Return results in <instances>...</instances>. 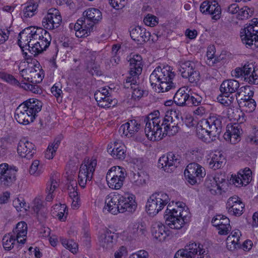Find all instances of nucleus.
<instances>
[{"mask_svg":"<svg viewBox=\"0 0 258 258\" xmlns=\"http://www.w3.org/2000/svg\"><path fill=\"white\" fill-rule=\"evenodd\" d=\"M232 75L236 78H243L244 81L250 84H258V75L252 63H247L242 67L236 68Z\"/></svg>","mask_w":258,"mask_h":258,"instance_id":"nucleus-10","label":"nucleus"},{"mask_svg":"<svg viewBox=\"0 0 258 258\" xmlns=\"http://www.w3.org/2000/svg\"><path fill=\"white\" fill-rule=\"evenodd\" d=\"M130 75L139 77L142 72V57L140 55L135 54L130 58Z\"/></svg>","mask_w":258,"mask_h":258,"instance_id":"nucleus-29","label":"nucleus"},{"mask_svg":"<svg viewBox=\"0 0 258 258\" xmlns=\"http://www.w3.org/2000/svg\"><path fill=\"white\" fill-rule=\"evenodd\" d=\"M96 164L97 161L94 159L91 161L88 160L81 165L78 175V182L82 187H85L88 181L91 180Z\"/></svg>","mask_w":258,"mask_h":258,"instance_id":"nucleus-11","label":"nucleus"},{"mask_svg":"<svg viewBox=\"0 0 258 258\" xmlns=\"http://www.w3.org/2000/svg\"><path fill=\"white\" fill-rule=\"evenodd\" d=\"M226 208L229 213L236 216H239L243 213L244 205L237 196L229 198L226 204Z\"/></svg>","mask_w":258,"mask_h":258,"instance_id":"nucleus-22","label":"nucleus"},{"mask_svg":"<svg viewBox=\"0 0 258 258\" xmlns=\"http://www.w3.org/2000/svg\"><path fill=\"white\" fill-rule=\"evenodd\" d=\"M42 74L41 73L39 67H37L36 64L34 65V68H28L20 71L21 77L28 83L32 84L40 83L43 77L42 76Z\"/></svg>","mask_w":258,"mask_h":258,"instance_id":"nucleus-17","label":"nucleus"},{"mask_svg":"<svg viewBox=\"0 0 258 258\" xmlns=\"http://www.w3.org/2000/svg\"><path fill=\"white\" fill-rule=\"evenodd\" d=\"M58 186V184L57 180L54 178L53 175L51 176L50 178L49 181L47 183V187L46 188V192L47 194L46 197V201L50 202L53 199V196L52 193L55 189Z\"/></svg>","mask_w":258,"mask_h":258,"instance_id":"nucleus-43","label":"nucleus"},{"mask_svg":"<svg viewBox=\"0 0 258 258\" xmlns=\"http://www.w3.org/2000/svg\"><path fill=\"white\" fill-rule=\"evenodd\" d=\"M151 233L153 237L160 241L165 240L171 233L160 222H156L152 225Z\"/></svg>","mask_w":258,"mask_h":258,"instance_id":"nucleus-25","label":"nucleus"},{"mask_svg":"<svg viewBox=\"0 0 258 258\" xmlns=\"http://www.w3.org/2000/svg\"><path fill=\"white\" fill-rule=\"evenodd\" d=\"M147 175L144 173H133L131 181L134 186L141 187L146 184Z\"/></svg>","mask_w":258,"mask_h":258,"instance_id":"nucleus-42","label":"nucleus"},{"mask_svg":"<svg viewBox=\"0 0 258 258\" xmlns=\"http://www.w3.org/2000/svg\"><path fill=\"white\" fill-rule=\"evenodd\" d=\"M257 18H253L251 23L246 25L240 32V36L243 43L249 46L253 45V42L258 41V26Z\"/></svg>","mask_w":258,"mask_h":258,"instance_id":"nucleus-9","label":"nucleus"},{"mask_svg":"<svg viewBox=\"0 0 258 258\" xmlns=\"http://www.w3.org/2000/svg\"><path fill=\"white\" fill-rule=\"evenodd\" d=\"M110 188L114 189H119L123 185L125 178L118 177H106Z\"/></svg>","mask_w":258,"mask_h":258,"instance_id":"nucleus-46","label":"nucleus"},{"mask_svg":"<svg viewBox=\"0 0 258 258\" xmlns=\"http://www.w3.org/2000/svg\"><path fill=\"white\" fill-rule=\"evenodd\" d=\"M208 14L212 16L214 20H218L221 17V9L220 6L216 1H209V7L208 9Z\"/></svg>","mask_w":258,"mask_h":258,"instance_id":"nucleus-44","label":"nucleus"},{"mask_svg":"<svg viewBox=\"0 0 258 258\" xmlns=\"http://www.w3.org/2000/svg\"><path fill=\"white\" fill-rule=\"evenodd\" d=\"M16 240L17 239L15 238V236L12 235V234L9 233L8 235H6L3 238L4 248L8 250L12 249Z\"/></svg>","mask_w":258,"mask_h":258,"instance_id":"nucleus-47","label":"nucleus"},{"mask_svg":"<svg viewBox=\"0 0 258 258\" xmlns=\"http://www.w3.org/2000/svg\"><path fill=\"white\" fill-rule=\"evenodd\" d=\"M114 235L110 230L102 234L99 238V244L105 250L111 249L114 244Z\"/></svg>","mask_w":258,"mask_h":258,"instance_id":"nucleus-33","label":"nucleus"},{"mask_svg":"<svg viewBox=\"0 0 258 258\" xmlns=\"http://www.w3.org/2000/svg\"><path fill=\"white\" fill-rule=\"evenodd\" d=\"M83 19L92 31L94 25L100 21L102 18L101 12L96 8H90L83 12Z\"/></svg>","mask_w":258,"mask_h":258,"instance_id":"nucleus-20","label":"nucleus"},{"mask_svg":"<svg viewBox=\"0 0 258 258\" xmlns=\"http://www.w3.org/2000/svg\"><path fill=\"white\" fill-rule=\"evenodd\" d=\"M217 99L219 102L225 106H230L232 104L233 100V98L232 97H229V94H223L222 93L219 95V96L217 97Z\"/></svg>","mask_w":258,"mask_h":258,"instance_id":"nucleus-55","label":"nucleus"},{"mask_svg":"<svg viewBox=\"0 0 258 258\" xmlns=\"http://www.w3.org/2000/svg\"><path fill=\"white\" fill-rule=\"evenodd\" d=\"M145 229L140 224H135L132 227H130L127 233V238L128 240L136 239L138 237L144 234Z\"/></svg>","mask_w":258,"mask_h":258,"instance_id":"nucleus-40","label":"nucleus"},{"mask_svg":"<svg viewBox=\"0 0 258 258\" xmlns=\"http://www.w3.org/2000/svg\"><path fill=\"white\" fill-rule=\"evenodd\" d=\"M240 95V92L238 91L236 93L235 96L237 102L240 107L244 108L243 109L248 112H252L256 107V102L253 99L247 98L246 96L244 98L238 99V97Z\"/></svg>","mask_w":258,"mask_h":258,"instance_id":"nucleus-32","label":"nucleus"},{"mask_svg":"<svg viewBox=\"0 0 258 258\" xmlns=\"http://www.w3.org/2000/svg\"><path fill=\"white\" fill-rule=\"evenodd\" d=\"M202 101V98L197 94H196L195 96H190L189 95L187 106H198L201 103Z\"/></svg>","mask_w":258,"mask_h":258,"instance_id":"nucleus-57","label":"nucleus"},{"mask_svg":"<svg viewBox=\"0 0 258 258\" xmlns=\"http://www.w3.org/2000/svg\"><path fill=\"white\" fill-rule=\"evenodd\" d=\"M225 218H228L221 215H217L212 220L213 225L214 226H217L223 224Z\"/></svg>","mask_w":258,"mask_h":258,"instance_id":"nucleus-64","label":"nucleus"},{"mask_svg":"<svg viewBox=\"0 0 258 258\" xmlns=\"http://www.w3.org/2000/svg\"><path fill=\"white\" fill-rule=\"evenodd\" d=\"M77 185V182L74 180H71L68 185L69 195L72 200L79 199Z\"/></svg>","mask_w":258,"mask_h":258,"instance_id":"nucleus-50","label":"nucleus"},{"mask_svg":"<svg viewBox=\"0 0 258 258\" xmlns=\"http://www.w3.org/2000/svg\"><path fill=\"white\" fill-rule=\"evenodd\" d=\"M216 227L218 228V233L220 235H227L231 229L228 218H225L223 224Z\"/></svg>","mask_w":258,"mask_h":258,"instance_id":"nucleus-51","label":"nucleus"},{"mask_svg":"<svg viewBox=\"0 0 258 258\" xmlns=\"http://www.w3.org/2000/svg\"><path fill=\"white\" fill-rule=\"evenodd\" d=\"M189 94L185 91V88L179 89L174 94L173 99L174 103L180 106H187Z\"/></svg>","mask_w":258,"mask_h":258,"instance_id":"nucleus-37","label":"nucleus"},{"mask_svg":"<svg viewBox=\"0 0 258 258\" xmlns=\"http://www.w3.org/2000/svg\"><path fill=\"white\" fill-rule=\"evenodd\" d=\"M239 87V83L238 81L235 80L229 79L222 82L220 87V90L221 93L228 95L236 92L237 93L238 91L241 93L243 91V88L246 90L245 87H241L238 89Z\"/></svg>","mask_w":258,"mask_h":258,"instance_id":"nucleus-24","label":"nucleus"},{"mask_svg":"<svg viewBox=\"0 0 258 258\" xmlns=\"http://www.w3.org/2000/svg\"><path fill=\"white\" fill-rule=\"evenodd\" d=\"M126 173L125 169L120 166H113L107 172L106 177H118L125 178Z\"/></svg>","mask_w":258,"mask_h":258,"instance_id":"nucleus-45","label":"nucleus"},{"mask_svg":"<svg viewBox=\"0 0 258 258\" xmlns=\"http://www.w3.org/2000/svg\"><path fill=\"white\" fill-rule=\"evenodd\" d=\"M130 35L133 40L140 44L149 41L151 37L150 32L139 26H135L130 30Z\"/></svg>","mask_w":258,"mask_h":258,"instance_id":"nucleus-23","label":"nucleus"},{"mask_svg":"<svg viewBox=\"0 0 258 258\" xmlns=\"http://www.w3.org/2000/svg\"><path fill=\"white\" fill-rule=\"evenodd\" d=\"M203 245L195 242H189L184 248L177 251L174 258H209Z\"/></svg>","mask_w":258,"mask_h":258,"instance_id":"nucleus-7","label":"nucleus"},{"mask_svg":"<svg viewBox=\"0 0 258 258\" xmlns=\"http://www.w3.org/2000/svg\"><path fill=\"white\" fill-rule=\"evenodd\" d=\"M127 0H108L109 4L116 9L123 8L126 4Z\"/></svg>","mask_w":258,"mask_h":258,"instance_id":"nucleus-61","label":"nucleus"},{"mask_svg":"<svg viewBox=\"0 0 258 258\" xmlns=\"http://www.w3.org/2000/svg\"><path fill=\"white\" fill-rule=\"evenodd\" d=\"M13 206L18 211H22V209L26 210V204L22 198H17L13 201Z\"/></svg>","mask_w":258,"mask_h":258,"instance_id":"nucleus-59","label":"nucleus"},{"mask_svg":"<svg viewBox=\"0 0 258 258\" xmlns=\"http://www.w3.org/2000/svg\"><path fill=\"white\" fill-rule=\"evenodd\" d=\"M107 152L115 159L122 160L126 156V148L124 145L115 142L108 146Z\"/></svg>","mask_w":258,"mask_h":258,"instance_id":"nucleus-27","label":"nucleus"},{"mask_svg":"<svg viewBox=\"0 0 258 258\" xmlns=\"http://www.w3.org/2000/svg\"><path fill=\"white\" fill-rule=\"evenodd\" d=\"M17 169L7 163L0 164V182L6 186H10L16 180Z\"/></svg>","mask_w":258,"mask_h":258,"instance_id":"nucleus-14","label":"nucleus"},{"mask_svg":"<svg viewBox=\"0 0 258 258\" xmlns=\"http://www.w3.org/2000/svg\"><path fill=\"white\" fill-rule=\"evenodd\" d=\"M30 27H28L22 30L19 34L18 43L22 51L24 49H28L29 51V48H31L32 43L30 40L31 34Z\"/></svg>","mask_w":258,"mask_h":258,"instance_id":"nucleus-28","label":"nucleus"},{"mask_svg":"<svg viewBox=\"0 0 258 258\" xmlns=\"http://www.w3.org/2000/svg\"><path fill=\"white\" fill-rule=\"evenodd\" d=\"M171 116L166 115L165 116H160L158 110H156L148 115L145 119L146 125L145 133L147 138L150 140L155 141L160 139L161 131L160 128L161 125H164L168 128L171 122Z\"/></svg>","mask_w":258,"mask_h":258,"instance_id":"nucleus-2","label":"nucleus"},{"mask_svg":"<svg viewBox=\"0 0 258 258\" xmlns=\"http://www.w3.org/2000/svg\"><path fill=\"white\" fill-rule=\"evenodd\" d=\"M27 233V225L23 221L19 222L13 231V235L15 236L17 243L24 244L26 241Z\"/></svg>","mask_w":258,"mask_h":258,"instance_id":"nucleus-30","label":"nucleus"},{"mask_svg":"<svg viewBox=\"0 0 258 258\" xmlns=\"http://www.w3.org/2000/svg\"><path fill=\"white\" fill-rule=\"evenodd\" d=\"M42 102L36 99H30L21 104L16 109L15 118L20 124H28L34 121L37 113L41 110Z\"/></svg>","mask_w":258,"mask_h":258,"instance_id":"nucleus-1","label":"nucleus"},{"mask_svg":"<svg viewBox=\"0 0 258 258\" xmlns=\"http://www.w3.org/2000/svg\"><path fill=\"white\" fill-rule=\"evenodd\" d=\"M223 120V118L222 116L213 115L210 116L202 122L204 127H208L209 129L211 130L212 135L218 138L222 131Z\"/></svg>","mask_w":258,"mask_h":258,"instance_id":"nucleus-16","label":"nucleus"},{"mask_svg":"<svg viewBox=\"0 0 258 258\" xmlns=\"http://www.w3.org/2000/svg\"><path fill=\"white\" fill-rule=\"evenodd\" d=\"M139 82L136 83L135 86L132 87V89L133 90V96L135 98H140L143 96V91L140 88L139 85Z\"/></svg>","mask_w":258,"mask_h":258,"instance_id":"nucleus-63","label":"nucleus"},{"mask_svg":"<svg viewBox=\"0 0 258 258\" xmlns=\"http://www.w3.org/2000/svg\"><path fill=\"white\" fill-rule=\"evenodd\" d=\"M171 122L169 123V125L168 128L165 127L164 125H161L160 128H161V135L159 138V139H156L155 141H159L163 139L165 136L169 135V136L174 135L178 132L179 127L177 123H175L173 120V118L171 117Z\"/></svg>","mask_w":258,"mask_h":258,"instance_id":"nucleus-38","label":"nucleus"},{"mask_svg":"<svg viewBox=\"0 0 258 258\" xmlns=\"http://www.w3.org/2000/svg\"><path fill=\"white\" fill-rule=\"evenodd\" d=\"M204 125H200L197 128V135L200 139L203 142L207 143H210L212 142L215 141L217 138L216 136H213L211 134V130L203 127Z\"/></svg>","mask_w":258,"mask_h":258,"instance_id":"nucleus-36","label":"nucleus"},{"mask_svg":"<svg viewBox=\"0 0 258 258\" xmlns=\"http://www.w3.org/2000/svg\"><path fill=\"white\" fill-rule=\"evenodd\" d=\"M30 37L32 44L31 48H29V52L36 56L49 47L51 37L46 30L41 28L30 27Z\"/></svg>","mask_w":258,"mask_h":258,"instance_id":"nucleus-4","label":"nucleus"},{"mask_svg":"<svg viewBox=\"0 0 258 258\" xmlns=\"http://www.w3.org/2000/svg\"><path fill=\"white\" fill-rule=\"evenodd\" d=\"M225 163V158L220 151L215 152L209 162L211 168L216 170L220 168Z\"/></svg>","mask_w":258,"mask_h":258,"instance_id":"nucleus-39","label":"nucleus"},{"mask_svg":"<svg viewBox=\"0 0 258 258\" xmlns=\"http://www.w3.org/2000/svg\"><path fill=\"white\" fill-rule=\"evenodd\" d=\"M170 201L168 195L158 191L153 194L148 199L146 205L147 212L150 216L156 215Z\"/></svg>","mask_w":258,"mask_h":258,"instance_id":"nucleus-6","label":"nucleus"},{"mask_svg":"<svg viewBox=\"0 0 258 258\" xmlns=\"http://www.w3.org/2000/svg\"><path fill=\"white\" fill-rule=\"evenodd\" d=\"M61 20V17L58 10L56 9H50L43 19L42 23L45 29L52 30L58 28Z\"/></svg>","mask_w":258,"mask_h":258,"instance_id":"nucleus-15","label":"nucleus"},{"mask_svg":"<svg viewBox=\"0 0 258 258\" xmlns=\"http://www.w3.org/2000/svg\"><path fill=\"white\" fill-rule=\"evenodd\" d=\"M181 161V157L172 152L167 155H163L158 160V167L165 172H171L176 167Z\"/></svg>","mask_w":258,"mask_h":258,"instance_id":"nucleus-13","label":"nucleus"},{"mask_svg":"<svg viewBox=\"0 0 258 258\" xmlns=\"http://www.w3.org/2000/svg\"><path fill=\"white\" fill-rule=\"evenodd\" d=\"M27 6L23 9V16L25 18L34 16L38 6V0H30L27 3Z\"/></svg>","mask_w":258,"mask_h":258,"instance_id":"nucleus-41","label":"nucleus"},{"mask_svg":"<svg viewBox=\"0 0 258 258\" xmlns=\"http://www.w3.org/2000/svg\"><path fill=\"white\" fill-rule=\"evenodd\" d=\"M120 206H119L118 195H114L112 197L108 196L105 200V205L103 208L104 213L107 212L113 215L120 213Z\"/></svg>","mask_w":258,"mask_h":258,"instance_id":"nucleus-26","label":"nucleus"},{"mask_svg":"<svg viewBox=\"0 0 258 258\" xmlns=\"http://www.w3.org/2000/svg\"><path fill=\"white\" fill-rule=\"evenodd\" d=\"M130 132V135L132 136L135 133L139 131L141 128V125L135 119H131L126 122Z\"/></svg>","mask_w":258,"mask_h":258,"instance_id":"nucleus-53","label":"nucleus"},{"mask_svg":"<svg viewBox=\"0 0 258 258\" xmlns=\"http://www.w3.org/2000/svg\"><path fill=\"white\" fill-rule=\"evenodd\" d=\"M39 165V161L37 160H34L30 168V173L32 175H34L35 176H38L40 175L41 172Z\"/></svg>","mask_w":258,"mask_h":258,"instance_id":"nucleus-60","label":"nucleus"},{"mask_svg":"<svg viewBox=\"0 0 258 258\" xmlns=\"http://www.w3.org/2000/svg\"><path fill=\"white\" fill-rule=\"evenodd\" d=\"M174 77L175 74L172 72L170 66H166L162 68L159 66L150 75V82L153 87H156L157 83H159L158 88L160 91L162 92H167L175 88L172 81Z\"/></svg>","mask_w":258,"mask_h":258,"instance_id":"nucleus-3","label":"nucleus"},{"mask_svg":"<svg viewBox=\"0 0 258 258\" xmlns=\"http://www.w3.org/2000/svg\"><path fill=\"white\" fill-rule=\"evenodd\" d=\"M61 243L64 247L70 250L72 253H75L77 252L78 244L74 240L62 239Z\"/></svg>","mask_w":258,"mask_h":258,"instance_id":"nucleus-52","label":"nucleus"},{"mask_svg":"<svg viewBox=\"0 0 258 258\" xmlns=\"http://www.w3.org/2000/svg\"><path fill=\"white\" fill-rule=\"evenodd\" d=\"M36 151L35 145L26 139L20 140L18 144L17 152L22 158L31 159Z\"/></svg>","mask_w":258,"mask_h":258,"instance_id":"nucleus-21","label":"nucleus"},{"mask_svg":"<svg viewBox=\"0 0 258 258\" xmlns=\"http://www.w3.org/2000/svg\"><path fill=\"white\" fill-rule=\"evenodd\" d=\"M2 78L6 82L15 86H20L26 90H30L34 93L39 94L40 89L36 84H30L29 83H23V81H18L13 76L10 74H3Z\"/></svg>","mask_w":258,"mask_h":258,"instance_id":"nucleus-18","label":"nucleus"},{"mask_svg":"<svg viewBox=\"0 0 258 258\" xmlns=\"http://www.w3.org/2000/svg\"><path fill=\"white\" fill-rule=\"evenodd\" d=\"M178 71L181 76L188 79L189 82L197 83L200 80V74L195 62L182 60L178 62Z\"/></svg>","mask_w":258,"mask_h":258,"instance_id":"nucleus-8","label":"nucleus"},{"mask_svg":"<svg viewBox=\"0 0 258 258\" xmlns=\"http://www.w3.org/2000/svg\"><path fill=\"white\" fill-rule=\"evenodd\" d=\"M82 17L78 19L74 25L76 36L81 38L88 36L92 31Z\"/></svg>","mask_w":258,"mask_h":258,"instance_id":"nucleus-31","label":"nucleus"},{"mask_svg":"<svg viewBox=\"0 0 258 258\" xmlns=\"http://www.w3.org/2000/svg\"><path fill=\"white\" fill-rule=\"evenodd\" d=\"M139 77L134 76L133 75H130L126 79L125 82H124L123 86L125 88H131L135 86L136 83H138Z\"/></svg>","mask_w":258,"mask_h":258,"instance_id":"nucleus-56","label":"nucleus"},{"mask_svg":"<svg viewBox=\"0 0 258 258\" xmlns=\"http://www.w3.org/2000/svg\"><path fill=\"white\" fill-rule=\"evenodd\" d=\"M227 131L230 132L233 136V138L235 141H233V144H235L236 140L239 137L241 129L240 125L238 123H234L233 124H228L227 126Z\"/></svg>","mask_w":258,"mask_h":258,"instance_id":"nucleus-49","label":"nucleus"},{"mask_svg":"<svg viewBox=\"0 0 258 258\" xmlns=\"http://www.w3.org/2000/svg\"><path fill=\"white\" fill-rule=\"evenodd\" d=\"M223 181H224L225 179H221L220 181L219 177H210L206 179L205 184L212 194H216L220 193L221 187L220 182L222 183Z\"/></svg>","mask_w":258,"mask_h":258,"instance_id":"nucleus-35","label":"nucleus"},{"mask_svg":"<svg viewBox=\"0 0 258 258\" xmlns=\"http://www.w3.org/2000/svg\"><path fill=\"white\" fill-rule=\"evenodd\" d=\"M94 97L99 106L102 108H109L116 104V101L112 100L110 96H103L99 92H95Z\"/></svg>","mask_w":258,"mask_h":258,"instance_id":"nucleus-34","label":"nucleus"},{"mask_svg":"<svg viewBox=\"0 0 258 258\" xmlns=\"http://www.w3.org/2000/svg\"><path fill=\"white\" fill-rule=\"evenodd\" d=\"M252 172L249 168H245L241 173H239V176L244 181V185L248 184L251 179Z\"/></svg>","mask_w":258,"mask_h":258,"instance_id":"nucleus-54","label":"nucleus"},{"mask_svg":"<svg viewBox=\"0 0 258 258\" xmlns=\"http://www.w3.org/2000/svg\"><path fill=\"white\" fill-rule=\"evenodd\" d=\"M118 199L120 213H123L127 212L133 213L136 211L137 205L133 195H118Z\"/></svg>","mask_w":258,"mask_h":258,"instance_id":"nucleus-19","label":"nucleus"},{"mask_svg":"<svg viewBox=\"0 0 258 258\" xmlns=\"http://www.w3.org/2000/svg\"><path fill=\"white\" fill-rule=\"evenodd\" d=\"M187 181L192 185L198 182L201 178L206 175V171L204 167L199 164L193 162L189 164L184 172Z\"/></svg>","mask_w":258,"mask_h":258,"instance_id":"nucleus-12","label":"nucleus"},{"mask_svg":"<svg viewBox=\"0 0 258 258\" xmlns=\"http://www.w3.org/2000/svg\"><path fill=\"white\" fill-rule=\"evenodd\" d=\"M176 205L178 210L171 208V203L168 205L165 211L164 219L166 225L170 228L179 229L183 226L185 223V216H183L181 210L185 207V204L181 202H176Z\"/></svg>","mask_w":258,"mask_h":258,"instance_id":"nucleus-5","label":"nucleus"},{"mask_svg":"<svg viewBox=\"0 0 258 258\" xmlns=\"http://www.w3.org/2000/svg\"><path fill=\"white\" fill-rule=\"evenodd\" d=\"M60 141L59 139H55L51 145H49L45 153V157L48 159H52L57 150Z\"/></svg>","mask_w":258,"mask_h":258,"instance_id":"nucleus-48","label":"nucleus"},{"mask_svg":"<svg viewBox=\"0 0 258 258\" xmlns=\"http://www.w3.org/2000/svg\"><path fill=\"white\" fill-rule=\"evenodd\" d=\"M144 22L148 26L153 27L158 23V18L152 14H148L144 18Z\"/></svg>","mask_w":258,"mask_h":258,"instance_id":"nucleus-58","label":"nucleus"},{"mask_svg":"<svg viewBox=\"0 0 258 258\" xmlns=\"http://www.w3.org/2000/svg\"><path fill=\"white\" fill-rule=\"evenodd\" d=\"M149 254L148 252L145 250H140L132 254L128 258H149Z\"/></svg>","mask_w":258,"mask_h":258,"instance_id":"nucleus-62","label":"nucleus"}]
</instances>
